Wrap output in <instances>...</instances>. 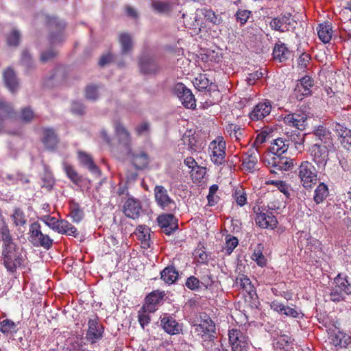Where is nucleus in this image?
<instances>
[{
  "mask_svg": "<svg viewBox=\"0 0 351 351\" xmlns=\"http://www.w3.org/2000/svg\"><path fill=\"white\" fill-rule=\"evenodd\" d=\"M329 195L328 188L324 182L319 183L314 191L313 199L317 204L323 202Z\"/></svg>",
  "mask_w": 351,
  "mask_h": 351,
  "instance_id": "nucleus-39",
  "label": "nucleus"
},
{
  "mask_svg": "<svg viewBox=\"0 0 351 351\" xmlns=\"http://www.w3.org/2000/svg\"><path fill=\"white\" fill-rule=\"evenodd\" d=\"M307 115L304 112H298L287 114L284 118L285 123L302 131L305 129Z\"/></svg>",
  "mask_w": 351,
  "mask_h": 351,
  "instance_id": "nucleus-18",
  "label": "nucleus"
},
{
  "mask_svg": "<svg viewBox=\"0 0 351 351\" xmlns=\"http://www.w3.org/2000/svg\"><path fill=\"white\" fill-rule=\"evenodd\" d=\"M313 134L321 143L327 145L328 146L332 145V138L330 132L325 127L319 125L314 130Z\"/></svg>",
  "mask_w": 351,
  "mask_h": 351,
  "instance_id": "nucleus-34",
  "label": "nucleus"
},
{
  "mask_svg": "<svg viewBox=\"0 0 351 351\" xmlns=\"http://www.w3.org/2000/svg\"><path fill=\"white\" fill-rule=\"evenodd\" d=\"M0 239L3 244L14 241L8 226L4 221L0 223Z\"/></svg>",
  "mask_w": 351,
  "mask_h": 351,
  "instance_id": "nucleus-46",
  "label": "nucleus"
},
{
  "mask_svg": "<svg viewBox=\"0 0 351 351\" xmlns=\"http://www.w3.org/2000/svg\"><path fill=\"white\" fill-rule=\"evenodd\" d=\"M115 132L118 137L119 144L123 149V153L130 152L131 139L128 130L121 123H117L115 125Z\"/></svg>",
  "mask_w": 351,
  "mask_h": 351,
  "instance_id": "nucleus-19",
  "label": "nucleus"
},
{
  "mask_svg": "<svg viewBox=\"0 0 351 351\" xmlns=\"http://www.w3.org/2000/svg\"><path fill=\"white\" fill-rule=\"evenodd\" d=\"M79 158L80 162L84 166H85L92 173L96 175L97 176H100L101 171L99 169V167L94 163L93 160L90 155L84 152H80Z\"/></svg>",
  "mask_w": 351,
  "mask_h": 351,
  "instance_id": "nucleus-32",
  "label": "nucleus"
},
{
  "mask_svg": "<svg viewBox=\"0 0 351 351\" xmlns=\"http://www.w3.org/2000/svg\"><path fill=\"white\" fill-rule=\"evenodd\" d=\"M264 246L262 243H258L254 249L252 255V259L254 261L258 266L264 267L266 265L267 259L263 254Z\"/></svg>",
  "mask_w": 351,
  "mask_h": 351,
  "instance_id": "nucleus-44",
  "label": "nucleus"
},
{
  "mask_svg": "<svg viewBox=\"0 0 351 351\" xmlns=\"http://www.w3.org/2000/svg\"><path fill=\"white\" fill-rule=\"evenodd\" d=\"M119 41L121 46V53L127 54L132 49V36L128 33H121L119 36Z\"/></svg>",
  "mask_w": 351,
  "mask_h": 351,
  "instance_id": "nucleus-42",
  "label": "nucleus"
},
{
  "mask_svg": "<svg viewBox=\"0 0 351 351\" xmlns=\"http://www.w3.org/2000/svg\"><path fill=\"white\" fill-rule=\"evenodd\" d=\"M272 162L273 168L279 171H287L293 167L292 160L282 155H276L273 157Z\"/></svg>",
  "mask_w": 351,
  "mask_h": 351,
  "instance_id": "nucleus-33",
  "label": "nucleus"
},
{
  "mask_svg": "<svg viewBox=\"0 0 351 351\" xmlns=\"http://www.w3.org/2000/svg\"><path fill=\"white\" fill-rule=\"evenodd\" d=\"M1 256L3 266L11 274H14L19 267L24 266L26 258V255H23V249L14 241L2 244Z\"/></svg>",
  "mask_w": 351,
  "mask_h": 351,
  "instance_id": "nucleus-1",
  "label": "nucleus"
},
{
  "mask_svg": "<svg viewBox=\"0 0 351 351\" xmlns=\"http://www.w3.org/2000/svg\"><path fill=\"white\" fill-rule=\"evenodd\" d=\"M229 343L232 351H248L250 341L240 330L231 329L228 332Z\"/></svg>",
  "mask_w": 351,
  "mask_h": 351,
  "instance_id": "nucleus-9",
  "label": "nucleus"
},
{
  "mask_svg": "<svg viewBox=\"0 0 351 351\" xmlns=\"http://www.w3.org/2000/svg\"><path fill=\"white\" fill-rule=\"evenodd\" d=\"M271 109V107L270 104H267L266 103H259L250 113V118L254 121L262 119L270 113Z\"/></svg>",
  "mask_w": 351,
  "mask_h": 351,
  "instance_id": "nucleus-27",
  "label": "nucleus"
},
{
  "mask_svg": "<svg viewBox=\"0 0 351 351\" xmlns=\"http://www.w3.org/2000/svg\"><path fill=\"white\" fill-rule=\"evenodd\" d=\"M158 226L167 235L178 229V220L173 214H162L157 217Z\"/></svg>",
  "mask_w": 351,
  "mask_h": 351,
  "instance_id": "nucleus-15",
  "label": "nucleus"
},
{
  "mask_svg": "<svg viewBox=\"0 0 351 351\" xmlns=\"http://www.w3.org/2000/svg\"><path fill=\"white\" fill-rule=\"evenodd\" d=\"M317 34L324 43L330 42L332 38V27L328 24H319L317 27Z\"/></svg>",
  "mask_w": 351,
  "mask_h": 351,
  "instance_id": "nucleus-43",
  "label": "nucleus"
},
{
  "mask_svg": "<svg viewBox=\"0 0 351 351\" xmlns=\"http://www.w3.org/2000/svg\"><path fill=\"white\" fill-rule=\"evenodd\" d=\"M193 327L195 333L204 341L213 342L216 338L215 324L210 317L201 321L199 324H193Z\"/></svg>",
  "mask_w": 351,
  "mask_h": 351,
  "instance_id": "nucleus-8",
  "label": "nucleus"
},
{
  "mask_svg": "<svg viewBox=\"0 0 351 351\" xmlns=\"http://www.w3.org/2000/svg\"><path fill=\"white\" fill-rule=\"evenodd\" d=\"M185 286L191 291H197L201 287L200 280L191 276L186 279Z\"/></svg>",
  "mask_w": 351,
  "mask_h": 351,
  "instance_id": "nucleus-51",
  "label": "nucleus"
},
{
  "mask_svg": "<svg viewBox=\"0 0 351 351\" xmlns=\"http://www.w3.org/2000/svg\"><path fill=\"white\" fill-rule=\"evenodd\" d=\"M65 171L68 177L75 184H79L82 182V178L71 166H66Z\"/></svg>",
  "mask_w": 351,
  "mask_h": 351,
  "instance_id": "nucleus-50",
  "label": "nucleus"
},
{
  "mask_svg": "<svg viewBox=\"0 0 351 351\" xmlns=\"http://www.w3.org/2000/svg\"><path fill=\"white\" fill-rule=\"evenodd\" d=\"M12 217L16 226H23L24 224H25L26 219L25 217V215L21 209H15Z\"/></svg>",
  "mask_w": 351,
  "mask_h": 351,
  "instance_id": "nucleus-55",
  "label": "nucleus"
},
{
  "mask_svg": "<svg viewBox=\"0 0 351 351\" xmlns=\"http://www.w3.org/2000/svg\"><path fill=\"white\" fill-rule=\"evenodd\" d=\"M34 117V113L30 107H25L21 109V119L24 123H29Z\"/></svg>",
  "mask_w": 351,
  "mask_h": 351,
  "instance_id": "nucleus-52",
  "label": "nucleus"
},
{
  "mask_svg": "<svg viewBox=\"0 0 351 351\" xmlns=\"http://www.w3.org/2000/svg\"><path fill=\"white\" fill-rule=\"evenodd\" d=\"M161 279L166 283L172 284L178 278L179 274L174 266L170 265L165 267L161 272Z\"/></svg>",
  "mask_w": 351,
  "mask_h": 351,
  "instance_id": "nucleus-37",
  "label": "nucleus"
},
{
  "mask_svg": "<svg viewBox=\"0 0 351 351\" xmlns=\"http://www.w3.org/2000/svg\"><path fill=\"white\" fill-rule=\"evenodd\" d=\"M311 60V56L306 53H302L298 58V67L301 70H304L307 68V66Z\"/></svg>",
  "mask_w": 351,
  "mask_h": 351,
  "instance_id": "nucleus-58",
  "label": "nucleus"
},
{
  "mask_svg": "<svg viewBox=\"0 0 351 351\" xmlns=\"http://www.w3.org/2000/svg\"><path fill=\"white\" fill-rule=\"evenodd\" d=\"M66 77V71L63 66L54 68L45 78V86L53 88L62 84Z\"/></svg>",
  "mask_w": 351,
  "mask_h": 351,
  "instance_id": "nucleus-16",
  "label": "nucleus"
},
{
  "mask_svg": "<svg viewBox=\"0 0 351 351\" xmlns=\"http://www.w3.org/2000/svg\"><path fill=\"white\" fill-rule=\"evenodd\" d=\"M257 163V158L256 156H253L252 154L247 156L243 160V167L248 171H252L254 169L256 164Z\"/></svg>",
  "mask_w": 351,
  "mask_h": 351,
  "instance_id": "nucleus-56",
  "label": "nucleus"
},
{
  "mask_svg": "<svg viewBox=\"0 0 351 351\" xmlns=\"http://www.w3.org/2000/svg\"><path fill=\"white\" fill-rule=\"evenodd\" d=\"M239 241L237 237L228 235L226 238V249L228 254H230L234 249L238 245Z\"/></svg>",
  "mask_w": 351,
  "mask_h": 351,
  "instance_id": "nucleus-53",
  "label": "nucleus"
},
{
  "mask_svg": "<svg viewBox=\"0 0 351 351\" xmlns=\"http://www.w3.org/2000/svg\"><path fill=\"white\" fill-rule=\"evenodd\" d=\"M45 23L49 29V40L51 45L62 43L66 40V23L58 16H46Z\"/></svg>",
  "mask_w": 351,
  "mask_h": 351,
  "instance_id": "nucleus-2",
  "label": "nucleus"
},
{
  "mask_svg": "<svg viewBox=\"0 0 351 351\" xmlns=\"http://www.w3.org/2000/svg\"><path fill=\"white\" fill-rule=\"evenodd\" d=\"M141 210V203L137 199L129 197L124 204L123 213L128 218L138 219L140 217Z\"/></svg>",
  "mask_w": 351,
  "mask_h": 351,
  "instance_id": "nucleus-17",
  "label": "nucleus"
},
{
  "mask_svg": "<svg viewBox=\"0 0 351 351\" xmlns=\"http://www.w3.org/2000/svg\"><path fill=\"white\" fill-rule=\"evenodd\" d=\"M152 8L158 14L167 16H178L182 11V5L177 1H154Z\"/></svg>",
  "mask_w": 351,
  "mask_h": 351,
  "instance_id": "nucleus-7",
  "label": "nucleus"
},
{
  "mask_svg": "<svg viewBox=\"0 0 351 351\" xmlns=\"http://www.w3.org/2000/svg\"><path fill=\"white\" fill-rule=\"evenodd\" d=\"M329 339L332 345L341 348H346L351 343L350 337L340 330L337 332L331 333Z\"/></svg>",
  "mask_w": 351,
  "mask_h": 351,
  "instance_id": "nucleus-28",
  "label": "nucleus"
},
{
  "mask_svg": "<svg viewBox=\"0 0 351 351\" xmlns=\"http://www.w3.org/2000/svg\"><path fill=\"white\" fill-rule=\"evenodd\" d=\"M5 42L8 47L17 48L22 40V34L16 27H12L9 32L5 35Z\"/></svg>",
  "mask_w": 351,
  "mask_h": 351,
  "instance_id": "nucleus-30",
  "label": "nucleus"
},
{
  "mask_svg": "<svg viewBox=\"0 0 351 351\" xmlns=\"http://www.w3.org/2000/svg\"><path fill=\"white\" fill-rule=\"evenodd\" d=\"M70 216L74 222H80L84 217V212L74 199L69 201Z\"/></svg>",
  "mask_w": 351,
  "mask_h": 351,
  "instance_id": "nucleus-40",
  "label": "nucleus"
},
{
  "mask_svg": "<svg viewBox=\"0 0 351 351\" xmlns=\"http://www.w3.org/2000/svg\"><path fill=\"white\" fill-rule=\"evenodd\" d=\"M160 326L169 335H175L182 332V324L179 323L172 315L164 314L160 317Z\"/></svg>",
  "mask_w": 351,
  "mask_h": 351,
  "instance_id": "nucleus-14",
  "label": "nucleus"
},
{
  "mask_svg": "<svg viewBox=\"0 0 351 351\" xmlns=\"http://www.w3.org/2000/svg\"><path fill=\"white\" fill-rule=\"evenodd\" d=\"M174 94L180 99L182 104L187 108L194 109L196 101L191 90L186 88L183 83H178L173 88Z\"/></svg>",
  "mask_w": 351,
  "mask_h": 351,
  "instance_id": "nucleus-11",
  "label": "nucleus"
},
{
  "mask_svg": "<svg viewBox=\"0 0 351 351\" xmlns=\"http://www.w3.org/2000/svg\"><path fill=\"white\" fill-rule=\"evenodd\" d=\"M290 55V51L285 43L276 44L273 50V57L280 62L286 61Z\"/></svg>",
  "mask_w": 351,
  "mask_h": 351,
  "instance_id": "nucleus-35",
  "label": "nucleus"
},
{
  "mask_svg": "<svg viewBox=\"0 0 351 351\" xmlns=\"http://www.w3.org/2000/svg\"><path fill=\"white\" fill-rule=\"evenodd\" d=\"M20 64L25 68L27 71H29L35 69L34 61L27 49H25L22 51Z\"/></svg>",
  "mask_w": 351,
  "mask_h": 351,
  "instance_id": "nucleus-41",
  "label": "nucleus"
},
{
  "mask_svg": "<svg viewBox=\"0 0 351 351\" xmlns=\"http://www.w3.org/2000/svg\"><path fill=\"white\" fill-rule=\"evenodd\" d=\"M154 195L157 204L163 209L174 210L176 208V202L169 196L167 189L156 185L154 188Z\"/></svg>",
  "mask_w": 351,
  "mask_h": 351,
  "instance_id": "nucleus-13",
  "label": "nucleus"
},
{
  "mask_svg": "<svg viewBox=\"0 0 351 351\" xmlns=\"http://www.w3.org/2000/svg\"><path fill=\"white\" fill-rule=\"evenodd\" d=\"M335 130L341 139L345 138L346 136L351 134L350 129H348L346 127L339 123H336Z\"/></svg>",
  "mask_w": 351,
  "mask_h": 351,
  "instance_id": "nucleus-59",
  "label": "nucleus"
},
{
  "mask_svg": "<svg viewBox=\"0 0 351 351\" xmlns=\"http://www.w3.org/2000/svg\"><path fill=\"white\" fill-rule=\"evenodd\" d=\"M42 141L48 149H53L57 146L58 139L53 129H44Z\"/></svg>",
  "mask_w": 351,
  "mask_h": 351,
  "instance_id": "nucleus-31",
  "label": "nucleus"
},
{
  "mask_svg": "<svg viewBox=\"0 0 351 351\" xmlns=\"http://www.w3.org/2000/svg\"><path fill=\"white\" fill-rule=\"evenodd\" d=\"M251 12L247 10H239L235 16L237 21L240 22L241 25L245 24L250 17Z\"/></svg>",
  "mask_w": 351,
  "mask_h": 351,
  "instance_id": "nucleus-57",
  "label": "nucleus"
},
{
  "mask_svg": "<svg viewBox=\"0 0 351 351\" xmlns=\"http://www.w3.org/2000/svg\"><path fill=\"white\" fill-rule=\"evenodd\" d=\"M17 114L11 103L0 98V117L4 120L14 119Z\"/></svg>",
  "mask_w": 351,
  "mask_h": 351,
  "instance_id": "nucleus-29",
  "label": "nucleus"
},
{
  "mask_svg": "<svg viewBox=\"0 0 351 351\" xmlns=\"http://www.w3.org/2000/svg\"><path fill=\"white\" fill-rule=\"evenodd\" d=\"M99 87L95 85L87 86L85 90V97L87 99L95 101L99 97Z\"/></svg>",
  "mask_w": 351,
  "mask_h": 351,
  "instance_id": "nucleus-48",
  "label": "nucleus"
},
{
  "mask_svg": "<svg viewBox=\"0 0 351 351\" xmlns=\"http://www.w3.org/2000/svg\"><path fill=\"white\" fill-rule=\"evenodd\" d=\"M125 154L128 155L136 169L143 170L149 165V157L145 152H133L131 149L130 152H127Z\"/></svg>",
  "mask_w": 351,
  "mask_h": 351,
  "instance_id": "nucleus-21",
  "label": "nucleus"
},
{
  "mask_svg": "<svg viewBox=\"0 0 351 351\" xmlns=\"http://www.w3.org/2000/svg\"><path fill=\"white\" fill-rule=\"evenodd\" d=\"M286 141L282 138L274 140L269 148V151L274 155H282L287 151L289 147V144H287Z\"/></svg>",
  "mask_w": 351,
  "mask_h": 351,
  "instance_id": "nucleus-38",
  "label": "nucleus"
},
{
  "mask_svg": "<svg viewBox=\"0 0 351 351\" xmlns=\"http://www.w3.org/2000/svg\"><path fill=\"white\" fill-rule=\"evenodd\" d=\"M327 145H319L318 143L314 144L311 149V154L313 160L317 165L319 169H325V167L329 160V152Z\"/></svg>",
  "mask_w": 351,
  "mask_h": 351,
  "instance_id": "nucleus-10",
  "label": "nucleus"
},
{
  "mask_svg": "<svg viewBox=\"0 0 351 351\" xmlns=\"http://www.w3.org/2000/svg\"><path fill=\"white\" fill-rule=\"evenodd\" d=\"M141 74L147 76H157L162 71V66L158 59L150 56H143L138 61Z\"/></svg>",
  "mask_w": 351,
  "mask_h": 351,
  "instance_id": "nucleus-5",
  "label": "nucleus"
},
{
  "mask_svg": "<svg viewBox=\"0 0 351 351\" xmlns=\"http://www.w3.org/2000/svg\"><path fill=\"white\" fill-rule=\"evenodd\" d=\"M57 55L58 51L53 48H50L41 53L40 60L43 63H46L50 60H52L56 57Z\"/></svg>",
  "mask_w": 351,
  "mask_h": 351,
  "instance_id": "nucleus-49",
  "label": "nucleus"
},
{
  "mask_svg": "<svg viewBox=\"0 0 351 351\" xmlns=\"http://www.w3.org/2000/svg\"><path fill=\"white\" fill-rule=\"evenodd\" d=\"M142 308L138 311V319L141 326L144 328L145 326L148 325L151 321L150 316L146 314Z\"/></svg>",
  "mask_w": 351,
  "mask_h": 351,
  "instance_id": "nucleus-60",
  "label": "nucleus"
},
{
  "mask_svg": "<svg viewBox=\"0 0 351 351\" xmlns=\"http://www.w3.org/2000/svg\"><path fill=\"white\" fill-rule=\"evenodd\" d=\"M0 325V331L3 334L13 333L18 330L16 324L9 319L3 320Z\"/></svg>",
  "mask_w": 351,
  "mask_h": 351,
  "instance_id": "nucleus-45",
  "label": "nucleus"
},
{
  "mask_svg": "<svg viewBox=\"0 0 351 351\" xmlns=\"http://www.w3.org/2000/svg\"><path fill=\"white\" fill-rule=\"evenodd\" d=\"M288 137L289 141L294 144H300V143L304 142V134H302L298 131L291 132Z\"/></svg>",
  "mask_w": 351,
  "mask_h": 351,
  "instance_id": "nucleus-62",
  "label": "nucleus"
},
{
  "mask_svg": "<svg viewBox=\"0 0 351 351\" xmlns=\"http://www.w3.org/2000/svg\"><path fill=\"white\" fill-rule=\"evenodd\" d=\"M212 144H215V146L212 152L211 159L215 165H220L224 162L226 143L223 141H220L217 146L216 141H213Z\"/></svg>",
  "mask_w": 351,
  "mask_h": 351,
  "instance_id": "nucleus-24",
  "label": "nucleus"
},
{
  "mask_svg": "<svg viewBox=\"0 0 351 351\" xmlns=\"http://www.w3.org/2000/svg\"><path fill=\"white\" fill-rule=\"evenodd\" d=\"M3 82L6 88L12 93H15L19 88V80L11 67L7 68L3 73Z\"/></svg>",
  "mask_w": 351,
  "mask_h": 351,
  "instance_id": "nucleus-20",
  "label": "nucleus"
},
{
  "mask_svg": "<svg viewBox=\"0 0 351 351\" xmlns=\"http://www.w3.org/2000/svg\"><path fill=\"white\" fill-rule=\"evenodd\" d=\"M86 107L80 101H73L71 105V112L74 114L83 115L85 113Z\"/></svg>",
  "mask_w": 351,
  "mask_h": 351,
  "instance_id": "nucleus-61",
  "label": "nucleus"
},
{
  "mask_svg": "<svg viewBox=\"0 0 351 351\" xmlns=\"http://www.w3.org/2000/svg\"><path fill=\"white\" fill-rule=\"evenodd\" d=\"M30 236L29 241L36 247H43L49 250L53 245V240L47 234H44L40 230V226L38 222L32 223L30 226Z\"/></svg>",
  "mask_w": 351,
  "mask_h": 351,
  "instance_id": "nucleus-6",
  "label": "nucleus"
},
{
  "mask_svg": "<svg viewBox=\"0 0 351 351\" xmlns=\"http://www.w3.org/2000/svg\"><path fill=\"white\" fill-rule=\"evenodd\" d=\"M314 85L313 80L308 75H305L300 80V82L297 84L295 88V93L299 92L301 93L300 96L296 95L299 100L302 99L303 96H308L311 95V88Z\"/></svg>",
  "mask_w": 351,
  "mask_h": 351,
  "instance_id": "nucleus-23",
  "label": "nucleus"
},
{
  "mask_svg": "<svg viewBox=\"0 0 351 351\" xmlns=\"http://www.w3.org/2000/svg\"><path fill=\"white\" fill-rule=\"evenodd\" d=\"M161 293L152 292L145 298V304L142 306L144 312H154L156 311L155 306L162 299Z\"/></svg>",
  "mask_w": 351,
  "mask_h": 351,
  "instance_id": "nucleus-26",
  "label": "nucleus"
},
{
  "mask_svg": "<svg viewBox=\"0 0 351 351\" xmlns=\"http://www.w3.org/2000/svg\"><path fill=\"white\" fill-rule=\"evenodd\" d=\"M291 17V14L289 12L285 13L280 16L274 18L272 21L270 22V26L272 29L278 31L280 32H284L285 30L282 29V25L284 24L291 26L292 28H295L293 23L290 21ZM286 31H289L287 28Z\"/></svg>",
  "mask_w": 351,
  "mask_h": 351,
  "instance_id": "nucleus-25",
  "label": "nucleus"
},
{
  "mask_svg": "<svg viewBox=\"0 0 351 351\" xmlns=\"http://www.w3.org/2000/svg\"><path fill=\"white\" fill-rule=\"evenodd\" d=\"M276 187L287 198L290 197V187L285 181L279 180Z\"/></svg>",
  "mask_w": 351,
  "mask_h": 351,
  "instance_id": "nucleus-63",
  "label": "nucleus"
},
{
  "mask_svg": "<svg viewBox=\"0 0 351 351\" xmlns=\"http://www.w3.org/2000/svg\"><path fill=\"white\" fill-rule=\"evenodd\" d=\"M113 56L110 53L103 55L98 62L99 65L101 67L106 66L113 61Z\"/></svg>",
  "mask_w": 351,
  "mask_h": 351,
  "instance_id": "nucleus-64",
  "label": "nucleus"
},
{
  "mask_svg": "<svg viewBox=\"0 0 351 351\" xmlns=\"http://www.w3.org/2000/svg\"><path fill=\"white\" fill-rule=\"evenodd\" d=\"M346 295H351V282L350 278L339 274L335 278L330 288V300L335 302L343 301Z\"/></svg>",
  "mask_w": 351,
  "mask_h": 351,
  "instance_id": "nucleus-3",
  "label": "nucleus"
},
{
  "mask_svg": "<svg viewBox=\"0 0 351 351\" xmlns=\"http://www.w3.org/2000/svg\"><path fill=\"white\" fill-rule=\"evenodd\" d=\"M256 223L262 228H270L271 230L276 228L278 220L271 213H264L261 212L256 214L255 218Z\"/></svg>",
  "mask_w": 351,
  "mask_h": 351,
  "instance_id": "nucleus-22",
  "label": "nucleus"
},
{
  "mask_svg": "<svg viewBox=\"0 0 351 351\" xmlns=\"http://www.w3.org/2000/svg\"><path fill=\"white\" fill-rule=\"evenodd\" d=\"M298 175L302 186L306 189L311 188L317 180V171L308 161H304L301 163L298 168Z\"/></svg>",
  "mask_w": 351,
  "mask_h": 351,
  "instance_id": "nucleus-4",
  "label": "nucleus"
},
{
  "mask_svg": "<svg viewBox=\"0 0 351 351\" xmlns=\"http://www.w3.org/2000/svg\"><path fill=\"white\" fill-rule=\"evenodd\" d=\"M197 12L199 15L204 16V19L213 23V25H219L223 22V19L219 14H216L215 12L211 9L202 8L197 10Z\"/></svg>",
  "mask_w": 351,
  "mask_h": 351,
  "instance_id": "nucleus-36",
  "label": "nucleus"
},
{
  "mask_svg": "<svg viewBox=\"0 0 351 351\" xmlns=\"http://www.w3.org/2000/svg\"><path fill=\"white\" fill-rule=\"evenodd\" d=\"M215 282V279L213 275L210 271H207V273L202 276H201L200 283L201 285L204 286L205 289H210L213 283Z\"/></svg>",
  "mask_w": 351,
  "mask_h": 351,
  "instance_id": "nucleus-54",
  "label": "nucleus"
},
{
  "mask_svg": "<svg viewBox=\"0 0 351 351\" xmlns=\"http://www.w3.org/2000/svg\"><path fill=\"white\" fill-rule=\"evenodd\" d=\"M88 328L86 333V339L88 342L93 344L102 339L104 327L99 323L97 316L88 319Z\"/></svg>",
  "mask_w": 351,
  "mask_h": 351,
  "instance_id": "nucleus-12",
  "label": "nucleus"
},
{
  "mask_svg": "<svg viewBox=\"0 0 351 351\" xmlns=\"http://www.w3.org/2000/svg\"><path fill=\"white\" fill-rule=\"evenodd\" d=\"M195 87L199 90H206L208 86H212V83L207 77L206 74H200L195 79Z\"/></svg>",
  "mask_w": 351,
  "mask_h": 351,
  "instance_id": "nucleus-47",
  "label": "nucleus"
}]
</instances>
